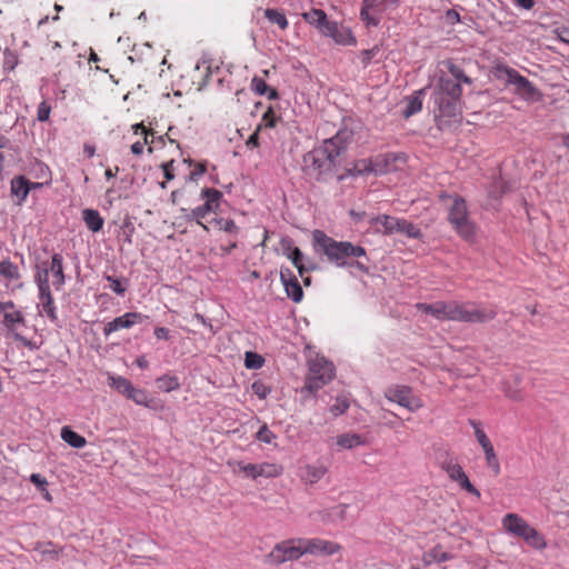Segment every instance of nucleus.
<instances>
[{
	"label": "nucleus",
	"mask_w": 569,
	"mask_h": 569,
	"mask_svg": "<svg viewBox=\"0 0 569 569\" xmlns=\"http://www.w3.org/2000/svg\"><path fill=\"white\" fill-rule=\"evenodd\" d=\"M264 16L271 23L278 24L282 30L288 27V20L286 16L277 9H266Z\"/></svg>",
	"instance_id": "58836bf2"
},
{
	"label": "nucleus",
	"mask_w": 569,
	"mask_h": 569,
	"mask_svg": "<svg viewBox=\"0 0 569 569\" xmlns=\"http://www.w3.org/2000/svg\"><path fill=\"white\" fill-rule=\"evenodd\" d=\"M60 437L66 443L74 449H81L87 445L86 438L73 431L69 426L61 428Z\"/></svg>",
	"instance_id": "bb28decb"
},
{
	"label": "nucleus",
	"mask_w": 569,
	"mask_h": 569,
	"mask_svg": "<svg viewBox=\"0 0 569 569\" xmlns=\"http://www.w3.org/2000/svg\"><path fill=\"white\" fill-rule=\"evenodd\" d=\"M280 279L287 296L295 302H300L303 297L302 288L289 269H281Z\"/></svg>",
	"instance_id": "412c9836"
},
{
	"label": "nucleus",
	"mask_w": 569,
	"mask_h": 569,
	"mask_svg": "<svg viewBox=\"0 0 569 569\" xmlns=\"http://www.w3.org/2000/svg\"><path fill=\"white\" fill-rule=\"evenodd\" d=\"M497 74L499 78L505 79L507 83L512 84L516 92L523 99L530 101H540L542 99V93L515 69L506 66L498 67Z\"/></svg>",
	"instance_id": "6e6552de"
},
{
	"label": "nucleus",
	"mask_w": 569,
	"mask_h": 569,
	"mask_svg": "<svg viewBox=\"0 0 569 569\" xmlns=\"http://www.w3.org/2000/svg\"><path fill=\"white\" fill-rule=\"evenodd\" d=\"M146 317L139 312H127L108 322L103 328L104 336H109L120 329H129L132 326L142 322Z\"/></svg>",
	"instance_id": "6ab92c4d"
},
{
	"label": "nucleus",
	"mask_w": 569,
	"mask_h": 569,
	"mask_svg": "<svg viewBox=\"0 0 569 569\" xmlns=\"http://www.w3.org/2000/svg\"><path fill=\"white\" fill-rule=\"evenodd\" d=\"M251 390L261 400L266 399L271 392V388L260 380L251 385Z\"/></svg>",
	"instance_id": "a18cd8bd"
},
{
	"label": "nucleus",
	"mask_w": 569,
	"mask_h": 569,
	"mask_svg": "<svg viewBox=\"0 0 569 569\" xmlns=\"http://www.w3.org/2000/svg\"><path fill=\"white\" fill-rule=\"evenodd\" d=\"M446 20L448 23L455 24L460 21V16L456 10L450 9L446 12Z\"/></svg>",
	"instance_id": "bf43d9fd"
},
{
	"label": "nucleus",
	"mask_w": 569,
	"mask_h": 569,
	"mask_svg": "<svg viewBox=\"0 0 569 569\" xmlns=\"http://www.w3.org/2000/svg\"><path fill=\"white\" fill-rule=\"evenodd\" d=\"M206 172V166L203 163H199L197 168L190 173L189 179L196 180L198 177L202 176Z\"/></svg>",
	"instance_id": "052dcab7"
},
{
	"label": "nucleus",
	"mask_w": 569,
	"mask_h": 569,
	"mask_svg": "<svg viewBox=\"0 0 569 569\" xmlns=\"http://www.w3.org/2000/svg\"><path fill=\"white\" fill-rule=\"evenodd\" d=\"M312 240L316 251L323 253L327 259L337 267L355 266L360 270H367L359 261L356 263L349 262L350 258L366 256V250L361 246H355L349 241H337L321 230H315L312 232Z\"/></svg>",
	"instance_id": "f257e3e1"
},
{
	"label": "nucleus",
	"mask_w": 569,
	"mask_h": 569,
	"mask_svg": "<svg viewBox=\"0 0 569 569\" xmlns=\"http://www.w3.org/2000/svg\"><path fill=\"white\" fill-rule=\"evenodd\" d=\"M51 107L47 102H41L38 107L37 118L39 121H47L50 117Z\"/></svg>",
	"instance_id": "3c124183"
},
{
	"label": "nucleus",
	"mask_w": 569,
	"mask_h": 569,
	"mask_svg": "<svg viewBox=\"0 0 569 569\" xmlns=\"http://www.w3.org/2000/svg\"><path fill=\"white\" fill-rule=\"evenodd\" d=\"M360 18L361 20L369 27V26H373L376 27L379 22V20L373 17L370 12V8L368 7H363L360 11Z\"/></svg>",
	"instance_id": "de8ad7c7"
},
{
	"label": "nucleus",
	"mask_w": 569,
	"mask_h": 569,
	"mask_svg": "<svg viewBox=\"0 0 569 569\" xmlns=\"http://www.w3.org/2000/svg\"><path fill=\"white\" fill-rule=\"evenodd\" d=\"M399 220L400 219L390 216H378L371 218L370 223L377 226L378 232L392 234L397 232V228L399 227Z\"/></svg>",
	"instance_id": "393cba45"
},
{
	"label": "nucleus",
	"mask_w": 569,
	"mask_h": 569,
	"mask_svg": "<svg viewBox=\"0 0 569 569\" xmlns=\"http://www.w3.org/2000/svg\"><path fill=\"white\" fill-rule=\"evenodd\" d=\"M3 323L16 340L26 342V339L17 332L18 326L24 325V318L20 310L7 311L3 315Z\"/></svg>",
	"instance_id": "5701e85b"
},
{
	"label": "nucleus",
	"mask_w": 569,
	"mask_h": 569,
	"mask_svg": "<svg viewBox=\"0 0 569 569\" xmlns=\"http://www.w3.org/2000/svg\"><path fill=\"white\" fill-rule=\"evenodd\" d=\"M194 69L197 71H204V77H209L211 72V59L208 56H202V58L197 62Z\"/></svg>",
	"instance_id": "09e8293b"
},
{
	"label": "nucleus",
	"mask_w": 569,
	"mask_h": 569,
	"mask_svg": "<svg viewBox=\"0 0 569 569\" xmlns=\"http://www.w3.org/2000/svg\"><path fill=\"white\" fill-rule=\"evenodd\" d=\"M131 151H132L133 154H137V156L141 154L142 151H143V143L140 142V141L134 142L131 146Z\"/></svg>",
	"instance_id": "e2e57ef3"
},
{
	"label": "nucleus",
	"mask_w": 569,
	"mask_h": 569,
	"mask_svg": "<svg viewBox=\"0 0 569 569\" xmlns=\"http://www.w3.org/2000/svg\"><path fill=\"white\" fill-rule=\"evenodd\" d=\"M417 308L438 320H453L465 322H487L496 317L492 309L476 308L458 302H436L433 305L418 303Z\"/></svg>",
	"instance_id": "f03ea898"
},
{
	"label": "nucleus",
	"mask_w": 569,
	"mask_h": 569,
	"mask_svg": "<svg viewBox=\"0 0 569 569\" xmlns=\"http://www.w3.org/2000/svg\"><path fill=\"white\" fill-rule=\"evenodd\" d=\"M448 559H449L448 555L438 548L432 549L429 553L425 555V557H423V561L426 563H431L432 561L442 562Z\"/></svg>",
	"instance_id": "49530a36"
},
{
	"label": "nucleus",
	"mask_w": 569,
	"mask_h": 569,
	"mask_svg": "<svg viewBox=\"0 0 569 569\" xmlns=\"http://www.w3.org/2000/svg\"><path fill=\"white\" fill-rule=\"evenodd\" d=\"M211 224L220 231H224L228 233H237L238 232V227L236 226L234 221L230 220V219H223V218L213 219L211 221Z\"/></svg>",
	"instance_id": "a19ab883"
},
{
	"label": "nucleus",
	"mask_w": 569,
	"mask_h": 569,
	"mask_svg": "<svg viewBox=\"0 0 569 569\" xmlns=\"http://www.w3.org/2000/svg\"><path fill=\"white\" fill-rule=\"evenodd\" d=\"M336 445L340 450H350L366 445V439L355 432H347L336 437Z\"/></svg>",
	"instance_id": "b1692460"
},
{
	"label": "nucleus",
	"mask_w": 569,
	"mask_h": 569,
	"mask_svg": "<svg viewBox=\"0 0 569 569\" xmlns=\"http://www.w3.org/2000/svg\"><path fill=\"white\" fill-rule=\"evenodd\" d=\"M128 399H131L139 406H143L147 408L152 407V399L150 398L149 393L143 389H138L132 386L129 393L127 395Z\"/></svg>",
	"instance_id": "7c9ffc66"
},
{
	"label": "nucleus",
	"mask_w": 569,
	"mask_h": 569,
	"mask_svg": "<svg viewBox=\"0 0 569 569\" xmlns=\"http://www.w3.org/2000/svg\"><path fill=\"white\" fill-rule=\"evenodd\" d=\"M0 278L7 289L16 290L22 288L19 267L9 259L0 261Z\"/></svg>",
	"instance_id": "dca6fc26"
},
{
	"label": "nucleus",
	"mask_w": 569,
	"mask_h": 569,
	"mask_svg": "<svg viewBox=\"0 0 569 569\" xmlns=\"http://www.w3.org/2000/svg\"><path fill=\"white\" fill-rule=\"evenodd\" d=\"M262 365L263 358L260 355L251 351L246 352L244 366L248 369H259L262 367Z\"/></svg>",
	"instance_id": "c03bdc74"
},
{
	"label": "nucleus",
	"mask_w": 569,
	"mask_h": 569,
	"mask_svg": "<svg viewBox=\"0 0 569 569\" xmlns=\"http://www.w3.org/2000/svg\"><path fill=\"white\" fill-rule=\"evenodd\" d=\"M82 216H83V220H84L87 227L91 231L98 232L102 229L103 219L101 218L100 213L97 210L86 209V210H83Z\"/></svg>",
	"instance_id": "c756f323"
},
{
	"label": "nucleus",
	"mask_w": 569,
	"mask_h": 569,
	"mask_svg": "<svg viewBox=\"0 0 569 569\" xmlns=\"http://www.w3.org/2000/svg\"><path fill=\"white\" fill-rule=\"evenodd\" d=\"M108 383L111 388H113L119 393H121L126 397L129 393L130 389L132 388V383L128 379H126L121 376L109 375Z\"/></svg>",
	"instance_id": "2f4dec72"
},
{
	"label": "nucleus",
	"mask_w": 569,
	"mask_h": 569,
	"mask_svg": "<svg viewBox=\"0 0 569 569\" xmlns=\"http://www.w3.org/2000/svg\"><path fill=\"white\" fill-rule=\"evenodd\" d=\"M284 254L293 266L297 268L299 274L302 277L303 272L308 270V268L305 264V257L299 248H291L290 244H288L287 248H284Z\"/></svg>",
	"instance_id": "c85d7f7f"
},
{
	"label": "nucleus",
	"mask_w": 569,
	"mask_h": 569,
	"mask_svg": "<svg viewBox=\"0 0 569 569\" xmlns=\"http://www.w3.org/2000/svg\"><path fill=\"white\" fill-rule=\"evenodd\" d=\"M2 308H3V315L7 311L17 310L13 301H11V300L10 301H3L2 302Z\"/></svg>",
	"instance_id": "69168bd1"
},
{
	"label": "nucleus",
	"mask_w": 569,
	"mask_h": 569,
	"mask_svg": "<svg viewBox=\"0 0 569 569\" xmlns=\"http://www.w3.org/2000/svg\"><path fill=\"white\" fill-rule=\"evenodd\" d=\"M256 439L267 443V445H276L277 436L273 431H271L266 423H263L258 432L256 433Z\"/></svg>",
	"instance_id": "37998d69"
},
{
	"label": "nucleus",
	"mask_w": 569,
	"mask_h": 569,
	"mask_svg": "<svg viewBox=\"0 0 569 569\" xmlns=\"http://www.w3.org/2000/svg\"><path fill=\"white\" fill-rule=\"evenodd\" d=\"M335 378V367L325 357L316 355L309 360V373L303 391L316 392Z\"/></svg>",
	"instance_id": "39448f33"
},
{
	"label": "nucleus",
	"mask_w": 569,
	"mask_h": 569,
	"mask_svg": "<svg viewBox=\"0 0 569 569\" xmlns=\"http://www.w3.org/2000/svg\"><path fill=\"white\" fill-rule=\"evenodd\" d=\"M345 132H338L335 137L326 140L323 146L316 152L317 156H326L329 163H332L335 158L339 156L340 150L343 148ZM315 162L320 160V157L312 156Z\"/></svg>",
	"instance_id": "aec40b11"
},
{
	"label": "nucleus",
	"mask_w": 569,
	"mask_h": 569,
	"mask_svg": "<svg viewBox=\"0 0 569 569\" xmlns=\"http://www.w3.org/2000/svg\"><path fill=\"white\" fill-rule=\"evenodd\" d=\"M252 89L258 93V94H266L267 93V90H268V86L267 83L260 79V78H253L252 79Z\"/></svg>",
	"instance_id": "5fc2aeb1"
},
{
	"label": "nucleus",
	"mask_w": 569,
	"mask_h": 569,
	"mask_svg": "<svg viewBox=\"0 0 569 569\" xmlns=\"http://www.w3.org/2000/svg\"><path fill=\"white\" fill-rule=\"evenodd\" d=\"M154 336L158 338V339H168L169 338V331L168 329L163 328V327H158L154 329Z\"/></svg>",
	"instance_id": "680f3d73"
},
{
	"label": "nucleus",
	"mask_w": 569,
	"mask_h": 569,
	"mask_svg": "<svg viewBox=\"0 0 569 569\" xmlns=\"http://www.w3.org/2000/svg\"><path fill=\"white\" fill-rule=\"evenodd\" d=\"M449 221L460 237L470 240L475 236L476 228L469 219L465 200H453L449 209Z\"/></svg>",
	"instance_id": "1a4fd4ad"
},
{
	"label": "nucleus",
	"mask_w": 569,
	"mask_h": 569,
	"mask_svg": "<svg viewBox=\"0 0 569 569\" xmlns=\"http://www.w3.org/2000/svg\"><path fill=\"white\" fill-rule=\"evenodd\" d=\"M303 545L306 555L332 556L341 550L339 543L321 538H303Z\"/></svg>",
	"instance_id": "4468645a"
},
{
	"label": "nucleus",
	"mask_w": 569,
	"mask_h": 569,
	"mask_svg": "<svg viewBox=\"0 0 569 569\" xmlns=\"http://www.w3.org/2000/svg\"><path fill=\"white\" fill-rule=\"evenodd\" d=\"M461 96V87L459 83L441 78L439 81V88L436 92V102L439 108L443 111L448 109V112L455 111V103Z\"/></svg>",
	"instance_id": "ddd939ff"
},
{
	"label": "nucleus",
	"mask_w": 569,
	"mask_h": 569,
	"mask_svg": "<svg viewBox=\"0 0 569 569\" xmlns=\"http://www.w3.org/2000/svg\"><path fill=\"white\" fill-rule=\"evenodd\" d=\"M261 130V126H258L254 132L248 138L246 146L248 148L258 147L259 131Z\"/></svg>",
	"instance_id": "4d7b16f0"
},
{
	"label": "nucleus",
	"mask_w": 569,
	"mask_h": 569,
	"mask_svg": "<svg viewBox=\"0 0 569 569\" xmlns=\"http://www.w3.org/2000/svg\"><path fill=\"white\" fill-rule=\"evenodd\" d=\"M233 473H242L251 480L262 478H276L283 473V467L276 462L246 463L243 461L230 460L227 462Z\"/></svg>",
	"instance_id": "423d86ee"
},
{
	"label": "nucleus",
	"mask_w": 569,
	"mask_h": 569,
	"mask_svg": "<svg viewBox=\"0 0 569 569\" xmlns=\"http://www.w3.org/2000/svg\"><path fill=\"white\" fill-rule=\"evenodd\" d=\"M107 281L110 283V289L118 293L123 295L126 291V287L122 284V282L119 279H116L111 276H107Z\"/></svg>",
	"instance_id": "603ef678"
},
{
	"label": "nucleus",
	"mask_w": 569,
	"mask_h": 569,
	"mask_svg": "<svg viewBox=\"0 0 569 569\" xmlns=\"http://www.w3.org/2000/svg\"><path fill=\"white\" fill-rule=\"evenodd\" d=\"M349 505L338 503L320 512V519L327 523H338L348 519Z\"/></svg>",
	"instance_id": "4be33fe9"
},
{
	"label": "nucleus",
	"mask_w": 569,
	"mask_h": 569,
	"mask_svg": "<svg viewBox=\"0 0 569 569\" xmlns=\"http://www.w3.org/2000/svg\"><path fill=\"white\" fill-rule=\"evenodd\" d=\"M63 258L61 254L56 253L52 256L51 263L49 266L50 272L53 274V286L57 290H60L64 284V273H63Z\"/></svg>",
	"instance_id": "a878e982"
},
{
	"label": "nucleus",
	"mask_w": 569,
	"mask_h": 569,
	"mask_svg": "<svg viewBox=\"0 0 569 569\" xmlns=\"http://www.w3.org/2000/svg\"><path fill=\"white\" fill-rule=\"evenodd\" d=\"M442 468L448 477L452 481H456L463 490L480 498V491L470 482L467 473L459 463L450 461L445 463Z\"/></svg>",
	"instance_id": "2eb2a0df"
},
{
	"label": "nucleus",
	"mask_w": 569,
	"mask_h": 569,
	"mask_svg": "<svg viewBox=\"0 0 569 569\" xmlns=\"http://www.w3.org/2000/svg\"><path fill=\"white\" fill-rule=\"evenodd\" d=\"M397 232L415 239L421 237L420 229L405 219L399 220V227L397 228Z\"/></svg>",
	"instance_id": "c9c22d12"
},
{
	"label": "nucleus",
	"mask_w": 569,
	"mask_h": 569,
	"mask_svg": "<svg viewBox=\"0 0 569 569\" xmlns=\"http://www.w3.org/2000/svg\"><path fill=\"white\" fill-rule=\"evenodd\" d=\"M517 4L526 10H529L533 7V0H516Z\"/></svg>",
	"instance_id": "0e129e2a"
},
{
	"label": "nucleus",
	"mask_w": 569,
	"mask_h": 569,
	"mask_svg": "<svg viewBox=\"0 0 569 569\" xmlns=\"http://www.w3.org/2000/svg\"><path fill=\"white\" fill-rule=\"evenodd\" d=\"M132 130L134 133H138L139 131H141L143 134H147L148 133V130L147 128L143 126V123H136L132 126Z\"/></svg>",
	"instance_id": "338daca9"
},
{
	"label": "nucleus",
	"mask_w": 569,
	"mask_h": 569,
	"mask_svg": "<svg viewBox=\"0 0 569 569\" xmlns=\"http://www.w3.org/2000/svg\"><path fill=\"white\" fill-rule=\"evenodd\" d=\"M30 183L23 177H17L11 181V193L18 198V204H21L28 197Z\"/></svg>",
	"instance_id": "cd10ccee"
},
{
	"label": "nucleus",
	"mask_w": 569,
	"mask_h": 569,
	"mask_svg": "<svg viewBox=\"0 0 569 569\" xmlns=\"http://www.w3.org/2000/svg\"><path fill=\"white\" fill-rule=\"evenodd\" d=\"M350 407V401L346 396H338L335 403L330 407L329 411L333 417H339L347 412Z\"/></svg>",
	"instance_id": "4c0bfd02"
},
{
	"label": "nucleus",
	"mask_w": 569,
	"mask_h": 569,
	"mask_svg": "<svg viewBox=\"0 0 569 569\" xmlns=\"http://www.w3.org/2000/svg\"><path fill=\"white\" fill-rule=\"evenodd\" d=\"M375 159H361L355 163L353 170L359 174L375 173L376 174Z\"/></svg>",
	"instance_id": "79ce46f5"
},
{
	"label": "nucleus",
	"mask_w": 569,
	"mask_h": 569,
	"mask_svg": "<svg viewBox=\"0 0 569 569\" xmlns=\"http://www.w3.org/2000/svg\"><path fill=\"white\" fill-rule=\"evenodd\" d=\"M501 525L508 533L521 538L535 549L542 550L547 546L545 538L517 513L505 515Z\"/></svg>",
	"instance_id": "20e7f679"
},
{
	"label": "nucleus",
	"mask_w": 569,
	"mask_h": 569,
	"mask_svg": "<svg viewBox=\"0 0 569 569\" xmlns=\"http://www.w3.org/2000/svg\"><path fill=\"white\" fill-rule=\"evenodd\" d=\"M375 161L376 174H385L400 169L406 162V157L402 153H386L377 156Z\"/></svg>",
	"instance_id": "a211bd4d"
},
{
	"label": "nucleus",
	"mask_w": 569,
	"mask_h": 569,
	"mask_svg": "<svg viewBox=\"0 0 569 569\" xmlns=\"http://www.w3.org/2000/svg\"><path fill=\"white\" fill-rule=\"evenodd\" d=\"M449 70H450V72H451V74H452L457 80H461V81L467 82V83H469V82H470V79L463 74V72L461 71V69H460V68H458V67H456V66H451Z\"/></svg>",
	"instance_id": "13d9d810"
},
{
	"label": "nucleus",
	"mask_w": 569,
	"mask_h": 569,
	"mask_svg": "<svg viewBox=\"0 0 569 569\" xmlns=\"http://www.w3.org/2000/svg\"><path fill=\"white\" fill-rule=\"evenodd\" d=\"M328 472V467L323 461L309 462L300 467L299 478L306 485L319 482Z\"/></svg>",
	"instance_id": "f3484780"
},
{
	"label": "nucleus",
	"mask_w": 569,
	"mask_h": 569,
	"mask_svg": "<svg viewBox=\"0 0 569 569\" xmlns=\"http://www.w3.org/2000/svg\"><path fill=\"white\" fill-rule=\"evenodd\" d=\"M39 298L42 302V311L50 318L51 321H56L58 317L51 291L39 292Z\"/></svg>",
	"instance_id": "473e14b6"
},
{
	"label": "nucleus",
	"mask_w": 569,
	"mask_h": 569,
	"mask_svg": "<svg viewBox=\"0 0 569 569\" xmlns=\"http://www.w3.org/2000/svg\"><path fill=\"white\" fill-rule=\"evenodd\" d=\"M161 168L163 170L164 177L168 181L172 180L174 178L173 174V161L164 162L161 164Z\"/></svg>",
	"instance_id": "6e6d98bb"
},
{
	"label": "nucleus",
	"mask_w": 569,
	"mask_h": 569,
	"mask_svg": "<svg viewBox=\"0 0 569 569\" xmlns=\"http://www.w3.org/2000/svg\"><path fill=\"white\" fill-rule=\"evenodd\" d=\"M276 122H277V118H276L274 113L272 112V110L269 109L263 114L262 120L259 126H261V129L263 127L264 128H273L276 126Z\"/></svg>",
	"instance_id": "8fccbe9b"
},
{
	"label": "nucleus",
	"mask_w": 569,
	"mask_h": 569,
	"mask_svg": "<svg viewBox=\"0 0 569 569\" xmlns=\"http://www.w3.org/2000/svg\"><path fill=\"white\" fill-rule=\"evenodd\" d=\"M201 197L206 200L204 204L189 211L187 209H181V211L184 213L187 219L196 220L198 224L208 231L209 227L203 224L201 220L208 213L214 212L218 209L222 193L217 189L206 188L201 191Z\"/></svg>",
	"instance_id": "9d476101"
},
{
	"label": "nucleus",
	"mask_w": 569,
	"mask_h": 569,
	"mask_svg": "<svg viewBox=\"0 0 569 569\" xmlns=\"http://www.w3.org/2000/svg\"><path fill=\"white\" fill-rule=\"evenodd\" d=\"M305 555L303 538H290L273 546L267 555V562L279 566L288 561H297Z\"/></svg>",
	"instance_id": "0eeeda50"
},
{
	"label": "nucleus",
	"mask_w": 569,
	"mask_h": 569,
	"mask_svg": "<svg viewBox=\"0 0 569 569\" xmlns=\"http://www.w3.org/2000/svg\"><path fill=\"white\" fill-rule=\"evenodd\" d=\"M49 272H50V268L44 267V264L39 268L37 276H36V282H37L39 292L51 291L50 284H49Z\"/></svg>",
	"instance_id": "f704fd0d"
},
{
	"label": "nucleus",
	"mask_w": 569,
	"mask_h": 569,
	"mask_svg": "<svg viewBox=\"0 0 569 569\" xmlns=\"http://www.w3.org/2000/svg\"><path fill=\"white\" fill-rule=\"evenodd\" d=\"M423 90H420L416 93V96L409 98L407 109L403 111V116L409 118L410 116L419 112L422 108V99L421 96Z\"/></svg>",
	"instance_id": "e433bc0d"
},
{
	"label": "nucleus",
	"mask_w": 569,
	"mask_h": 569,
	"mask_svg": "<svg viewBox=\"0 0 569 569\" xmlns=\"http://www.w3.org/2000/svg\"><path fill=\"white\" fill-rule=\"evenodd\" d=\"M136 362L138 367L142 369H146L148 367V360L146 359V357H139Z\"/></svg>",
	"instance_id": "774afa93"
},
{
	"label": "nucleus",
	"mask_w": 569,
	"mask_h": 569,
	"mask_svg": "<svg viewBox=\"0 0 569 569\" xmlns=\"http://www.w3.org/2000/svg\"><path fill=\"white\" fill-rule=\"evenodd\" d=\"M470 423L473 429L475 438L483 451L487 467L490 469L493 476L500 475L501 465L490 438L487 436L479 422L470 421Z\"/></svg>",
	"instance_id": "f8f14e48"
},
{
	"label": "nucleus",
	"mask_w": 569,
	"mask_h": 569,
	"mask_svg": "<svg viewBox=\"0 0 569 569\" xmlns=\"http://www.w3.org/2000/svg\"><path fill=\"white\" fill-rule=\"evenodd\" d=\"M385 397L410 412H416L423 407L422 400L408 386H391L385 390Z\"/></svg>",
	"instance_id": "9b49d317"
},
{
	"label": "nucleus",
	"mask_w": 569,
	"mask_h": 569,
	"mask_svg": "<svg viewBox=\"0 0 569 569\" xmlns=\"http://www.w3.org/2000/svg\"><path fill=\"white\" fill-rule=\"evenodd\" d=\"M502 392L512 401H521L523 399L522 391L516 382L505 381L502 383Z\"/></svg>",
	"instance_id": "72a5a7b5"
},
{
	"label": "nucleus",
	"mask_w": 569,
	"mask_h": 569,
	"mask_svg": "<svg viewBox=\"0 0 569 569\" xmlns=\"http://www.w3.org/2000/svg\"><path fill=\"white\" fill-rule=\"evenodd\" d=\"M30 481L39 489L44 490L46 487H48V481L44 477H42L40 473H32L30 476Z\"/></svg>",
	"instance_id": "864d4df0"
},
{
	"label": "nucleus",
	"mask_w": 569,
	"mask_h": 569,
	"mask_svg": "<svg viewBox=\"0 0 569 569\" xmlns=\"http://www.w3.org/2000/svg\"><path fill=\"white\" fill-rule=\"evenodd\" d=\"M302 18L317 28L322 36L331 38L339 46H355L357 43L356 37L349 27L329 20L321 9L305 12Z\"/></svg>",
	"instance_id": "7ed1b4c3"
},
{
	"label": "nucleus",
	"mask_w": 569,
	"mask_h": 569,
	"mask_svg": "<svg viewBox=\"0 0 569 569\" xmlns=\"http://www.w3.org/2000/svg\"><path fill=\"white\" fill-rule=\"evenodd\" d=\"M158 388L164 392H170L179 388V381L172 376H161L157 379Z\"/></svg>",
	"instance_id": "ea45409f"
}]
</instances>
